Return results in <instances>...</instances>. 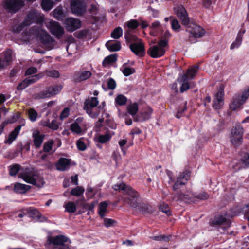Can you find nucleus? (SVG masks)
I'll list each match as a JSON object with an SVG mask.
<instances>
[{"label": "nucleus", "mask_w": 249, "mask_h": 249, "mask_svg": "<svg viewBox=\"0 0 249 249\" xmlns=\"http://www.w3.org/2000/svg\"><path fill=\"white\" fill-rule=\"evenodd\" d=\"M37 70L36 67H32L27 69L25 72L26 75H30L37 72Z\"/></svg>", "instance_id": "obj_63"}, {"label": "nucleus", "mask_w": 249, "mask_h": 249, "mask_svg": "<svg viewBox=\"0 0 249 249\" xmlns=\"http://www.w3.org/2000/svg\"><path fill=\"white\" fill-rule=\"evenodd\" d=\"M54 142L53 140H50L46 142L43 145V151L45 152H50L52 149Z\"/></svg>", "instance_id": "obj_47"}, {"label": "nucleus", "mask_w": 249, "mask_h": 249, "mask_svg": "<svg viewBox=\"0 0 249 249\" xmlns=\"http://www.w3.org/2000/svg\"><path fill=\"white\" fill-rule=\"evenodd\" d=\"M243 134V129L240 125L236 126L232 129L230 138L231 142L235 146H238L242 143Z\"/></svg>", "instance_id": "obj_9"}, {"label": "nucleus", "mask_w": 249, "mask_h": 249, "mask_svg": "<svg viewBox=\"0 0 249 249\" xmlns=\"http://www.w3.org/2000/svg\"><path fill=\"white\" fill-rule=\"evenodd\" d=\"M189 178L190 172L185 171L181 173L177 178V179L180 181L183 180L186 183L187 180L189 179Z\"/></svg>", "instance_id": "obj_50"}, {"label": "nucleus", "mask_w": 249, "mask_h": 249, "mask_svg": "<svg viewBox=\"0 0 249 249\" xmlns=\"http://www.w3.org/2000/svg\"><path fill=\"white\" fill-rule=\"evenodd\" d=\"M116 221L110 218H104V223L106 227H110L114 225Z\"/></svg>", "instance_id": "obj_58"}, {"label": "nucleus", "mask_w": 249, "mask_h": 249, "mask_svg": "<svg viewBox=\"0 0 249 249\" xmlns=\"http://www.w3.org/2000/svg\"><path fill=\"white\" fill-rule=\"evenodd\" d=\"M127 112L132 115L133 118L137 115V113L138 111V105L137 103H134L132 104L129 105L127 107Z\"/></svg>", "instance_id": "obj_30"}, {"label": "nucleus", "mask_w": 249, "mask_h": 249, "mask_svg": "<svg viewBox=\"0 0 249 249\" xmlns=\"http://www.w3.org/2000/svg\"><path fill=\"white\" fill-rule=\"evenodd\" d=\"M73 124L79 126L81 128H83L86 126V123L84 121L83 117L77 118L74 122Z\"/></svg>", "instance_id": "obj_54"}, {"label": "nucleus", "mask_w": 249, "mask_h": 249, "mask_svg": "<svg viewBox=\"0 0 249 249\" xmlns=\"http://www.w3.org/2000/svg\"><path fill=\"white\" fill-rule=\"evenodd\" d=\"M186 26V31L190 33L189 38H200L202 37L205 33V30L202 27L195 23H190Z\"/></svg>", "instance_id": "obj_8"}, {"label": "nucleus", "mask_w": 249, "mask_h": 249, "mask_svg": "<svg viewBox=\"0 0 249 249\" xmlns=\"http://www.w3.org/2000/svg\"><path fill=\"white\" fill-rule=\"evenodd\" d=\"M177 81L181 85L180 88L181 93H183L190 89L191 83L188 82V77L186 75H180L178 77Z\"/></svg>", "instance_id": "obj_19"}, {"label": "nucleus", "mask_w": 249, "mask_h": 249, "mask_svg": "<svg viewBox=\"0 0 249 249\" xmlns=\"http://www.w3.org/2000/svg\"><path fill=\"white\" fill-rule=\"evenodd\" d=\"M242 35L238 34L236 40L234 41L230 46V49L233 50L235 48L239 47L242 43Z\"/></svg>", "instance_id": "obj_41"}, {"label": "nucleus", "mask_w": 249, "mask_h": 249, "mask_svg": "<svg viewBox=\"0 0 249 249\" xmlns=\"http://www.w3.org/2000/svg\"><path fill=\"white\" fill-rule=\"evenodd\" d=\"M31 188L30 185L16 183L14 185V190L17 193L25 194Z\"/></svg>", "instance_id": "obj_25"}, {"label": "nucleus", "mask_w": 249, "mask_h": 249, "mask_svg": "<svg viewBox=\"0 0 249 249\" xmlns=\"http://www.w3.org/2000/svg\"><path fill=\"white\" fill-rule=\"evenodd\" d=\"M171 27L173 30L178 32L181 26L177 19H173L171 22Z\"/></svg>", "instance_id": "obj_53"}, {"label": "nucleus", "mask_w": 249, "mask_h": 249, "mask_svg": "<svg viewBox=\"0 0 249 249\" xmlns=\"http://www.w3.org/2000/svg\"><path fill=\"white\" fill-rule=\"evenodd\" d=\"M199 69V67L197 65H194L190 67L187 71V73L185 74L188 77V79H193L196 75Z\"/></svg>", "instance_id": "obj_29"}, {"label": "nucleus", "mask_w": 249, "mask_h": 249, "mask_svg": "<svg viewBox=\"0 0 249 249\" xmlns=\"http://www.w3.org/2000/svg\"><path fill=\"white\" fill-rule=\"evenodd\" d=\"M66 29L69 32H73L81 27V21L75 18H68L63 21Z\"/></svg>", "instance_id": "obj_14"}, {"label": "nucleus", "mask_w": 249, "mask_h": 249, "mask_svg": "<svg viewBox=\"0 0 249 249\" xmlns=\"http://www.w3.org/2000/svg\"><path fill=\"white\" fill-rule=\"evenodd\" d=\"M225 223L228 226H229V223L227 221L226 218L221 215L215 217L212 222V224L214 225H221Z\"/></svg>", "instance_id": "obj_33"}, {"label": "nucleus", "mask_w": 249, "mask_h": 249, "mask_svg": "<svg viewBox=\"0 0 249 249\" xmlns=\"http://www.w3.org/2000/svg\"><path fill=\"white\" fill-rule=\"evenodd\" d=\"M106 46L107 49L111 52L118 51L121 49V44L118 41L113 43L111 41H108L107 42Z\"/></svg>", "instance_id": "obj_26"}, {"label": "nucleus", "mask_w": 249, "mask_h": 249, "mask_svg": "<svg viewBox=\"0 0 249 249\" xmlns=\"http://www.w3.org/2000/svg\"><path fill=\"white\" fill-rule=\"evenodd\" d=\"M129 48L135 54L139 57H142L145 54L144 45L142 40H139L138 42L131 43Z\"/></svg>", "instance_id": "obj_15"}, {"label": "nucleus", "mask_w": 249, "mask_h": 249, "mask_svg": "<svg viewBox=\"0 0 249 249\" xmlns=\"http://www.w3.org/2000/svg\"><path fill=\"white\" fill-rule=\"evenodd\" d=\"M53 16L57 19H59L62 15V11L61 8H57L53 11Z\"/></svg>", "instance_id": "obj_57"}, {"label": "nucleus", "mask_w": 249, "mask_h": 249, "mask_svg": "<svg viewBox=\"0 0 249 249\" xmlns=\"http://www.w3.org/2000/svg\"><path fill=\"white\" fill-rule=\"evenodd\" d=\"M107 85L109 89L113 90L116 88V83L113 78H110L107 80Z\"/></svg>", "instance_id": "obj_52"}, {"label": "nucleus", "mask_w": 249, "mask_h": 249, "mask_svg": "<svg viewBox=\"0 0 249 249\" xmlns=\"http://www.w3.org/2000/svg\"><path fill=\"white\" fill-rule=\"evenodd\" d=\"M171 198L172 200L175 201L179 200L187 201L190 199V197L188 196V195L183 194L179 192L175 194H172Z\"/></svg>", "instance_id": "obj_28"}, {"label": "nucleus", "mask_w": 249, "mask_h": 249, "mask_svg": "<svg viewBox=\"0 0 249 249\" xmlns=\"http://www.w3.org/2000/svg\"><path fill=\"white\" fill-rule=\"evenodd\" d=\"M185 184V182L183 180L180 181L178 179H177V181L174 183L173 189L174 190H177L179 189L181 186Z\"/></svg>", "instance_id": "obj_60"}, {"label": "nucleus", "mask_w": 249, "mask_h": 249, "mask_svg": "<svg viewBox=\"0 0 249 249\" xmlns=\"http://www.w3.org/2000/svg\"><path fill=\"white\" fill-rule=\"evenodd\" d=\"M26 212L28 214L32 217H38L39 218L40 213L36 209L34 208H28L26 210Z\"/></svg>", "instance_id": "obj_40"}, {"label": "nucleus", "mask_w": 249, "mask_h": 249, "mask_svg": "<svg viewBox=\"0 0 249 249\" xmlns=\"http://www.w3.org/2000/svg\"><path fill=\"white\" fill-rule=\"evenodd\" d=\"M76 144L78 149L81 151H84L86 149L85 143L81 139L77 141Z\"/></svg>", "instance_id": "obj_61"}, {"label": "nucleus", "mask_w": 249, "mask_h": 249, "mask_svg": "<svg viewBox=\"0 0 249 249\" xmlns=\"http://www.w3.org/2000/svg\"><path fill=\"white\" fill-rule=\"evenodd\" d=\"M160 209L162 212L165 213L167 215H169L171 214V212L169 209L168 205L165 204H161L160 206Z\"/></svg>", "instance_id": "obj_56"}, {"label": "nucleus", "mask_w": 249, "mask_h": 249, "mask_svg": "<svg viewBox=\"0 0 249 249\" xmlns=\"http://www.w3.org/2000/svg\"><path fill=\"white\" fill-rule=\"evenodd\" d=\"M43 76V74L42 73H39L33 76L29 77L26 78L29 85L35 83L37 80H38L40 78Z\"/></svg>", "instance_id": "obj_45"}, {"label": "nucleus", "mask_w": 249, "mask_h": 249, "mask_svg": "<svg viewBox=\"0 0 249 249\" xmlns=\"http://www.w3.org/2000/svg\"><path fill=\"white\" fill-rule=\"evenodd\" d=\"M127 189L128 192L127 195L130 197L125 198V202L136 211L142 213L146 212L148 209V206L142 202L138 192L132 187H128Z\"/></svg>", "instance_id": "obj_2"}, {"label": "nucleus", "mask_w": 249, "mask_h": 249, "mask_svg": "<svg viewBox=\"0 0 249 249\" xmlns=\"http://www.w3.org/2000/svg\"><path fill=\"white\" fill-rule=\"evenodd\" d=\"M84 191L85 189L83 187L77 186L71 190V194L73 196H80L83 195Z\"/></svg>", "instance_id": "obj_37"}, {"label": "nucleus", "mask_w": 249, "mask_h": 249, "mask_svg": "<svg viewBox=\"0 0 249 249\" xmlns=\"http://www.w3.org/2000/svg\"><path fill=\"white\" fill-rule=\"evenodd\" d=\"M128 28L131 29H135L139 26V23L136 19H132L128 21L127 23Z\"/></svg>", "instance_id": "obj_51"}, {"label": "nucleus", "mask_w": 249, "mask_h": 249, "mask_svg": "<svg viewBox=\"0 0 249 249\" xmlns=\"http://www.w3.org/2000/svg\"><path fill=\"white\" fill-rule=\"evenodd\" d=\"M19 178H22L26 182L38 188L42 187L45 183L43 175L34 169L26 168L20 173Z\"/></svg>", "instance_id": "obj_1"}, {"label": "nucleus", "mask_w": 249, "mask_h": 249, "mask_svg": "<svg viewBox=\"0 0 249 249\" xmlns=\"http://www.w3.org/2000/svg\"><path fill=\"white\" fill-rule=\"evenodd\" d=\"M70 163V159L61 158L56 164V168L58 170L63 171L68 170L69 168Z\"/></svg>", "instance_id": "obj_23"}, {"label": "nucleus", "mask_w": 249, "mask_h": 249, "mask_svg": "<svg viewBox=\"0 0 249 249\" xmlns=\"http://www.w3.org/2000/svg\"><path fill=\"white\" fill-rule=\"evenodd\" d=\"M82 128L73 123L71 125V129L73 133L80 134L82 132Z\"/></svg>", "instance_id": "obj_55"}, {"label": "nucleus", "mask_w": 249, "mask_h": 249, "mask_svg": "<svg viewBox=\"0 0 249 249\" xmlns=\"http://www.w3.org/2000/svg\"><path fill=\"white\" fill-rule=\"evenodd\" d=\"M112 187L116 191L123 190L125 194L127 195L128 192L127 188L131 187L130 186L126 185L124 183L122 182L120 184H115Z\"/></svg>", "instance_id": "obj_38"}, {"label": "nucleus", "mask_w": 249, "mask_h": 249, "mask_svg": "<svg viewBox=\"0 0 249 249\" xmlns=\"http://www.w3.org/2000/svg\"><path fill=\"white\" fill-rule=\"evenodd\" d=\"M249 96V88L245 89L241 95H236L233 99V102L230 105V108L235 110L245 102Z\"/></svg>", "instance_id": "obj_10"}, {"label": "nucleus", "mask_w": 249, "mask_h": 249, "mask_svg": "<svg viewBox=\"0 0 249 249\" xmlns=\"http://www.w3.org/2000/svg\"><path fill=\"white\" fill-rule=\"evenodd\" d=\"M107 204L106 202H102L99 204L98 214L101 218H104L107 211Z\"/></svg>", "instance_id": "obj_32"}, {"label": "nucleus", "mask_w": 249, "mask_h": 249, "mask_svg": "<svg viewBox=\"0 0 249 249\" xmlns=\"http://www.w3.org/2000/svg\"><path fill=\"white\" fill-rule=\"evenodd\" d=\"M29 86V84L26 80V79H24L22 81L17 87V89L18 90H22L25 89Z\"/></svg>", "instance_id": "obj_59"}, {"label": "nucleus", "mask_w": 249, "mask_h": 249, "mask_svg": "<svg viewBox=\"0 0 249 249\" xmlns=\"http://www.w3.org/2000/svg\"><path fill=\"white\" fill-rule=\"evenodd\" d=\"M126 64H124L122 68L121 71L123 72V74L125 76H128L135 72V70L133 68H130L126 66Z\"/></svg>", "instance_id": "obj_34"}, {"label": "nucleus", "mask_w": 249, "mask_h": 249, "mask_svg": "<svg viewBox=\"0 0 249 249\" xmlns=\"http://www.w3.org/2000/svg\"><path fill=\"white\" fill-rule=\"evenodd\" d=\"M23 0H4L3 2V7L8 12L15 13L24 6Z\"/></svg>", "instance_id": "obj_5"}, {"label": "nucleus", "mask_w": 249, "mask_h": 249, "mask_svg": "<svg viewBox=\"0 0 249 249\" xmlns=\"http://www.w3.org/2000/svg\"><path fill=\"white\" fill-rule=\"evenodd\" d=\"M149 54L152 58H158L162 56L165 53L164 48L155 45L149 49Z\"/></svg>", "instance_id": "obj_22"}, {"label": "nucleus", "mask_w": 249, "mask_h": 249, "mask_svg": "<svg viewBox=\"0 0 249 249\" xmlns=\"http://www.w3.org/2000/svg\"><path fill=\"white\" fill-rule=\"evenodd\" d=\"M91 75V72L89 71L80 70L75 74L74 80L77 82H81L88 79Z\"/></svg>", "instance_id": "obj_21"}, {"label": "nucleus", "mask_w": 249, "mask_h": 249, "mask_svg": "<svg viewBox=\"0 0 249 249\" xmlns=\"http://www.w3.org/2000/svg\"><path fill=\"white\" fill-rule=\"evenodd\" d=\"M117 60V56L115 54H112L106 57L103 61V65L106 67L115 62Z\"/></svg>", "instance_id": "obj_36"}, {"label": "nucleus", "mask_w": 249, "mask_h": 249, "mask_svg": "<svg viewBox=\"0 0 249 249\" xmlns=\"http://www.w3.org/2000/svg\"><path fill=\"white\" fill-rule=\"evenodd\" d=\"M63 86L61 85H53L48 88L46 91L39 93L38 98H49L58 94L62 90Z\"/></svg>", "instance_id": "obj_13"}, {"label": "nucleus", "mask_w": 249, "mask_h": 249, "mask_svg": "<svg viewBox=\"0 0 249 249\" xmlns=\"http://www.w3.org/2000/svg\"><path fill=\"white\" fill-rule=\"evenodd\" d=\"M115 101L119 105L123 106L126 104L127 98L124 95L120 94L116 97Z\"/></svg>", "instance_id": "obj_48"}, {"label": "nucleus", "mask_w": 249, "mask_h": 249, "mask_svg": "<svg viewBox=\"0 0 249 249\" xmlns=\"http://www.w3.org/2000/svg\"><path fill=\"white\" fill-rule=\"evenodd\" d=\"M45 74L47 76L53 78H58L60 76L58 71L54 70H46Z\"/></svg>", "instance_id": "obj_49"}, {"label": "nucleus", "mask_w": 249, "mask_h": 249, "mask_svg": "<svg viewBox=\"0 0 249 249\" xmlns=\"http://www.w3.org/2000/svg\"><path fill=\"white\" fill-rule=\"evenodd\" d=\"M46 26L51 34L56 38H60L64 34L65 31L61 25L57 22L50 20L46 23Z\"/></svg>", "instance_id": "obj_7"}, {"label": "nucleus", "mask_w": 249, "mask_h": 249, "mask_svg": "<svg viewBox=\"0 0 249 249\" xmlns=\"http://www.w3.org/2000/svg\"><path fill=\"white\" fill-rule=\"evenodd\" d=\"M175 12L183 25L187 26L189 24V18L184 7L182 6L177 7L175 8Z\"/></svg>", "instance_id": "obj_16"}, {"label": "nucleus", "mask_w": 249, "mask_h": 249, "mask_svg": "<svg viewBox=\"0 0 249 249\" xmlns=\"http://www.w3.org/2000/svg\"><path fill=\"white\" fill-rule=\"evenodd\" d=\"M126 41L128 43L136 42L140 39L138 38L136 36L133 35L130 29L127 30L124 35Z\"/></svg>", "instance_id": "obj_27"}, {"label": "nucleus", "mask_w": 249, "mask_h": 249, "mask_svg": "<svg viewBox=\"0 0 249 249\" xmlns=\"http://www.w3.org/2000/svg\"><path fill=\"white\" fill-rule=\"evenodd\" d=\"M70 113V109L69 108H65L61 112L60 115V119L61 120H63L65 118H67Z\"/></svg>", "instance_id": "obj_64"}, {"label": "nucleus", "mask_w": 249, "mask_h": 249, "mask_svg": "<svg viewBox=\"0 0 249 249\" xmlns=\"http://www.w3.org/2000/svg\"><path fill=\"white\" fill-rule=\"evenodd\" d=\"M224 91L220 89L216 94L213 100V106L216 109H220L224 104Z\"/></svg>", "instance_id": "obj_18"}, {"label": "nucleus", "mask_w": 249, "mask_h": 249, "mask_svg": "<svg viewBox=\"0 0 249 249\" xmlns=\"http://www.w3.org/2000/svg\"><path fill=\"white\" fill-rule=\"evenodd\" d=\"M34 145L36 148H39L41 146L44 140L45 135L41 134L37 130H35L32 133Z\"/></svg>", "instance_id": "obj_20"}, {"label": "nucleus", "mask_w": 249, "mask_h": 249, "mask_svg": "<svg viewBox=\"0 0 249 249\" xmlns=\"http://www.w3.org/2000/svg\"><path fill=\"white\" fill-rule=\"evenodd\" d=\"M71 241L62 235L48 237L45 246L48 249H72Z\"/></svg>", "instance_id": "obj_3"}, {"label": "nucleus", "mask_w": 249, "mask_h": 249, "mask_svg": "<svg viewBox=\"0 0 249 249\" xmlns=\"http://www.w3.org/2000/svg\"><path fill=\"white\" fill-rule=\"evenodd\" d=\"M242 161L246 167H249V153H246L244 154L242 159Z\"/></svg>", "instance_id": "obj_62"}, {"label": "nucleus", "mask_w": 249, "mask_h": 249, "mask_svg": "<svg viewBox=\"0 0 249 249\" xmlns=\"http://www.w3.org/2000/svg\"><path fill=\"white\" fill-rule=\"evenodd\" d=\"M44 18L40 13L36 11H31L27 15L23 24L26 26L30 25L33 23L41 24L44 22Z\"/></svg>", "instance_id": "obj_6"}, {"label": "nucleus", "mask_w": 249, "mask_h": 249, "mask_svg": "<svg viewBox=\"0 0 249 249\" xmlns=\"http://www.w3.org/2000/svg\"><path fill=\"white\" fill-rule=\"evenodd\" d=\"M67 212L70 213H73L76 210V206L73 202H68L64 206Z\"/></svg>", "instance_id": "obj_42"}, {"label": "nucleus", "mask_w": 249, "mask_h": 249, "mask_svg": "<svg viewBox=\"0 0 249 249\" xmlns=\"http://www.w3.org/2000/svg\"><path fill=\"white\" fill-rule=\"evenodd\" d=\"M25 37L23 39L24 41H28L31 38H33L32 36L39 37L41 42L45 44H48L53 41V39L47 32L41 28L34 27L29 31H25L23 33Z\"/></svg>", "instance_id": "obj_4"}, {"label": "nucleus", "mask_w": 249, "mask_h": 249, "mask_svg": "<svg viewBox=\"0 0 249 249\" xmlns=\"http://www.w3.org/2000/svg\"><path fill=\"white\" fill-rule=\"evenodd\" d=\"M1 57L5 63L9 65L12 61V51L10 49L6 50L3 52Z\"/></svg>", "instance_id": "obj_31"}, {"label": "nucleus", "mask_w": 249, "mask_h": 249, "mask_svg": "<svg viewBox=\"0 0 249 249\" xmlns=\"http://www.w3.org/2000/svg\"><path fill=\"white\" fill-rule=\"evenodd\" d=\"M153 110L150 107H147L143 111L140 112L134 117L136 122H143L149 119L152 113Z\"/></svg>", "instance_id": "obj_17"}, {"label": "nucleus", "mask_w": 249, "mask_h": 249, "mask_svg": "<svg viewBox=\"0 0 249 249\" xmlns=\"http://www.w3.org/2000/svg\"><path fill=\"white\" fill-rule=\"evenodd\" d=\"M27 113L30 121L33 122H35L38 117L37 112L34 108H29Z\"/></svg>", "instance_id": "obj_43"}, {"label": "nucleus", "mask_w": 249, "mask_h": 249, "mask_svg": "<svg viewBox=\"0 0 249 249\" xmlns=\"http://www.w3.org/2000/svg\"><path fill=\"white\" fill-rule=\"evenodd\" d=\"M111 136L108 133H106L104 135H99L98 138V141L101 143H104L109 141L111 139Z\"/></svg>", "instance_id": "obj_46"}, {"label": "nucleus", "mask_w": 249, "mask_h": 249, "mask_svg": "<svg viewBox=\"0 0 249 249\" xmlns=\"http://www.w3.org/2000/svg\"><path fill=\"white\" fill-rule=\"evenodd\" d=\"M86 4L83 0H71V8L73 14L82 15L86 11Z\"/></svg>", "instance_id": "obj_12"}, {"label": "nucleus", "mask_w": 249, "mask_h": 249, "mask_svg": "<svg viewBox=\"0 0 249 249\" xmlns=\"http://www.w3.org/2000/svg\"><path fill=\"white\" fill-rule=\"evenodd\" d=\"M41 7L45 11L50 10L53 6V3L51 0H42Z\"/></svg>", "instance_id": "obj_39"}, {"label": "nucleus", "mask_w": 249, "mask_h": 249, "mask_svg": "<svg viewBox=\"0 0 249 249\" xmlns=\"http://www.w3.org/2000/svg\"><path fill=\"white\" fill-rule=\"evenodd\" d=\"M99 103L97 98L92 97L90 99L86 100L84 104V109L87 113L93 118H97L99 115V112L93 113L92 108L96 107Z\"/></svg>", "instance_id": "obj_11"}, {"label": "nucleus", "mask_w": 249, "mask_h": 249, "mask_svg": "<svg viewBox=\"0 0 249 249\" xmlns=\"http://www.w3.org/2000/svg\"><path fill=\"white\" fill-rule=\"evenodd\" d=\"M123 35V30L120 27L116 28L111 33V36L114 39L119 38Z\"/></svg>", "instance_id": "obj_44"}, {"label": "nucleus", "mask_w": 249, "mask_h": 249, "mask_svg": "<svg viewBox=\"0 0 249 249\" xmlns=\"http://www.w3.org/2000/svg\"><path fill=\"white\" fill-rule=\"evenodd\" d=\"M21 128V125H18L9 134L7 139H6L4 143L8 144H11L17 138L18 135Z\"/></svg>", "instance_id": "obj_24"}, {"label": "nucleus", "mask_w": 249, "mask_h": 249, "mask_svg": "<svg viewBox=\"0 0 249 249\" xmlns=\"http://www.w3.org/2000/svg\"><path fill=\"white\" fill-rule=\"evenodd\" d=\"M20 167V165L18 164L10 165L8 167L9 175L11 176H15L19 171Z\"/></svg>", "instance_id": "obj_35"}]
</instances>
